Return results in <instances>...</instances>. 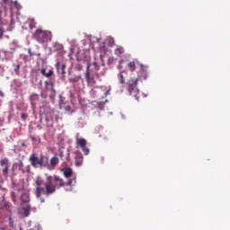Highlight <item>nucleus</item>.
I'll use <instances>...</instances> for the list:
<instances>
[{
	"instance_id": "obj_1",
	"label": "nucleus",
	"mask_w": 230,
	"mask_h": 230,
	"mask_svg": "<svg viewBox=\"0 0 230 230\" xmlns=\"http://www.w3.org/2000/svg\"><path fill=\"white\" fill-rule=\"evenodd\" d=\"M36 197L40 199L41 204H44L45 199L42 198V195H53L59 190V188H64L66 186V181L60 176H47V181H44L42 178H36Z\"/></svg>"
},
{
	"instance_id": "obj_2",
	"label": "nucleus",
	"mask_w": 230,
	"mask_h": 230,
	"mask_svg": "<svg viewBox=\"0 0 230 230\" xmlns=\"http://www.w3.org/2000/svg\"><path fill=\"white\" fill-rule=\"evenodd\" d=\"M32 39L37 40L39 44H46L48 42H51L53 39V33H51L50 31L37 29L32 33Z\"/></svg>"
},
{
	"instance_id": "obj_3",
	"label": "nucleus",
	"mask_w": 230,
	"mask_h": 230,
	"mask_svg": "<svg viewBox=\"0 0 230 230\" xmlns=\"http://www.w3.org/2000/svg\"><path fill=\"white\" fill-rule=\"evenodd\" d=\"M139 78L130 79L128 82V92L131 96H134L137 100H139V90L137 89V82Z\"/></svg>"
},
{
	"instance_id": "obj_4",
	"label": "nucleus",
	"mask_w": 230,
	"mask_h": 230,
	"mask_svg": "<svg viewBox=\"0 0 230 230\" xmlns=\"http://www.w3.org/2000/svg\"><path fill=\"white\" fill-rule=\"evenodd\" d=\"M29 161L33 168H37L38 166H46L44 164V155H40L39 157L35 153H32L30 155Z\"/></svg>"
},
{
	"instance_id": "obj_5",
	"label": "nucleus",
	"mask_w": 230,
	"mask_h": 230,
	"mask_svg": "<svg viewBox=\"0 0 230 230\" xmlns=\"http://www.w3.org/2000/svg\"><path fill=\"white\" fill-rule=\"evenodd\" d=\"M0 166L2 169V173L6 177L8 175V172L10 170V160L8 158H2L0 160Z\"/></svg>"
},
{
	"instance_id": "obj_6",
	"label": "nucleus",
	"mask_w": 230,
	"mask_h": 230,
	"mask_svg": "<svg viewBox=\"0 0 230 230\" xmlns=\"http://www.w3.org/2000/svg\"><path fill=\"white\" fill-rule=\"evenodd\" d=\"M77 146H80L84 153V155H89V149L87 147V140L84 138H77L76 139Z\"/></svg>"
},
{
	"instance_id": "obj_7",
	"label": "nucleus",
	"mask_w": 230,
	"mask_h": 230,
	"mask_svg": "<svg viewBox=\"0 0 230 230\" xmlns=\"http://www.w3.org/2000/svg\"><path fill=\"white\" fill-rule=\"evenodd\" d=\"M86 78L87 85L90 87H93V85H96V80L94 79V75H91V72L89 71V66L86 68V73L84 75Z\"/></svg>"
},
{
	"instance_id": "obj_8",
	"label": "nucleus",
	"mask_w": 230,
	"mask_h": 230,
	"mask_svg": "<svg viewBox=\"0 0 230 230\" xmlns=\"http://www.w3.org/2000/svg\"><path fill=\"white\" fill-rule=\"evenodd\" d=\"M2 6L4 12H6L8 8H10L11 15H13V13L12 12L13 2H12L11 0H2Z\"/></svg>"
},
{
	"instance_id": "obj_9",
	"label": "nucleus",
	"mask_w": 230,
	"mask_h": 230,
	"mask_svg": "<svg viewBox=\"0 0 230 230\" xmlns=\"http://www.w3.org/2000/svg\"><path fill=\"white\" fill-rule=\"evenodd\" d=\"M61 172H63V175L66 177V179H69V177L73 176V169L70 167L63 168L61 169Z\"/></svg>"
},
{
	"instance_id": "obj_10",
	"label": "nucleus",
	"mask_w": 230,
	"mask_h": 230,
	"mask_svg": "<svg viewBox=\"0 0 230 230\" xmlns=\"http://www.w3.org/2000/svg\"><path fill=\"white\" fill-rule=\"evenodd\" d=\"M56 69L59 75H66V65H60V62H57Z\"/></svg>"
},
{
	"instance_id": "obj_11",
	"label": "nucleus",
	"mask_w": 230,
	"mask_h": 230,
	"mask_svg": "<svg viewBox=\"0 0 230 230\" xmlns=\"http://www.w3.org/2000/svg\"><path fill=\"white\" fill-rule=\"evenodd\" d=\"M84 163V155L82 153H77L75 155V166H82Z\"/></svg>"
},
{
	"instance_id": "obj_12",
	"label": "nucleus",
	"mask_w": 230,
	"mask_h": 230,
	"mask_svg": "<svg viewBox=\"0 0 230 230\" xmlns=\"http://www.w3.org/2000/svg\"><path fill=\"white\" fill-rule=\"evenodd\" d=\"M60 160H58V156H53L52 158H50V164L47 166L48 168H55V166H57Z\"/></svg>"
},
{
	"instance_id": "obj_13",
	"label": "nucleus",
	"mask_w": 230,
	"mask_h": 230,
	"mask_svg": "<svg viewBox=\"0 0 230 230\" xmlns=\"http://www.w3.org/2000/svg\"><path fill=\"white\" fill-rule=\"evenodd\" d=\"M139 62H137V60L135 61H130L128 63V68L129 69V71L134 72L136 71V66H138Z\"/></svg>"
},
{
	"instance_id": "obj_14",
	"label": "nucleus",
	"mask_w": 230,
	"mask_h": 230,
	"mask_svg": "<svg viewBox=\"0 0 230 230\" xmlns=\"http://www.w3.org/2000/svg\"><path fill=\"white\" fill-rule=\"evenodd\" d=\"M21 200H22V204H28L30 202V193L23 192L21 195Z\"/></svg>"
},
{
	"instance_id": "obj_15",
	"label": "nucleus",
	"mask_w": 230,
	"mask_h": 230,
	"mask_svg": "<svg viewBox=\"0 0 230 230\" xmlns=\"http://www.w3.org/2000/svg\"><path fill=\"white\" fill-rule=\"evenodd\" d=\"M29 24L30 30H33L34 28H37V22L33 18H29L27 21Z\"/></svg>"
},
{
	"instance_id": "obj_16",
	"label": "nucleus",
	"mask_w": 230,
	"mask_h": 230,
	"mask_svg": "<svg viewBox=\"0 0 230 230\" xmlns=\"http://www.w3.org/2000/svg\"><path fill=\"white\" fill-rule=\"evenodd\" d=\"M40 73L43 76H46V78H49L50 76H53V75H54L53 70H49V72H46V68H42L40 70Z\"/></svg>"
},
{
	"instance_id": "obj_17",
	"label": "nucleus",
	"mask_w": 230,
	"mask_h": 230,
	"mask_svg": "<svg viewBox=\"0 0 230 230\" xmlns=\"http://www.w3.org/2000/svg\"><path fill=\"white\" fill-rule=\"evenodd\" d=\"M127 75V71H121L118 75L119 84H125V76Z\"/></svg>"
},
{
	"instance_id": "obj_18",
	"label": "nucleus",
	"mask_w": 230,
	"mask_h": 230,
	"mask_svg": "<svg viewBox=\"0 0 230 230\" xmlns=\"http://www.w3.org/2000/svg\"><path fill=\"white\" fill-rule=\"evenodd\" d=\"M23 210V217H30V212L31 211V206L27 204L25 207L22 208Z\"/></svg>"
},
{
	"instance_id": "obj_19",
	"label": "nucleus",
	"mask_w": 230,
	"mask_h": 230,
	"mask_svg": "<svg viewBox=\"0 0 230 230\" xmlns=\"http://www.w3.org/2000/svg\"><path fill=\"white\" fill-rule=\"evenodd\" d=\"M125 53V49L123 47H117V49H115V55L118 57H121Z\"/></svg>"
},
{
	"instance_id": "obj_20",
	"label": "nucleus",
	"mask_w": 230,
	"mask_h": 230,
	"mask_svg": "<svg viewBox=\"0 0 230 230\" xmlns=\"http://www.w3.org/2000/svg\"><path fill=\"white\" fill-rule=\"evenodd\" d=\"M45 85L48 87V85H50V87H51V91L53 92V93H55V84L51 82V81H46L45 82Z\"/></svg>"
},
{
	"instance_id": "obj_21",
	"label": "nucleus",
	"mask_w": 230,
	"mask_h": 230,
	"mask_svg": "<svg viewBox=\"0 0 230 230\" xmlns=\"http://www.w3.org/2000/svg\"><path fill=\"white\" fill-rule=\"evenodd\" d=\"M31 170V166L27 165L22 169V173H30Z\"/></svg>"
},
{
	"instance_id": "obj_22",
	"label": "nucleus",
	"mask_w": 230,
	"mask_h": 230,
	"mask_svg": "<svg viewBox=\"0 0 230 230\" xmlns=\"http://www.w3.org/2000/svg\"><path fill=\"white\" fill-rule=\"evenodd\" d=\"M116 45V43H115V41H114V40L111 38V39H110L109 40V46H110V48H112V47H114Z\"/></svg>"
},
{
	"instance_id": "obj_23",
	"label": "nucleus",
	"mask_w": 230,
	"mask_h": 230,
	"mask_svg": "<svg viewBox=\"0 0 230 230\" xmlns=\"http://www.w3.org/2000/svg\"><path fill=\"white\" fill-rule=\"evenodd\" d=\"M21 69V65H16L14 66V73L15 75H19V70Z\"/></svg>"
},
{
	"instance_id": "obj_24",
	"label": "nucleus",
	"mask_w": 230,
	"mask_h": 230,
	"mask_svg": "<svg viewBox=\"0 0 230 230\" xmlns=\"http://www.w3.org/2000/svg\"><path fill=\"white\" fill-rule=\"evenodd\" d=\"M66 186H70V188H73V180L69 179V180L66 182Z\"/></svg>"
},
{
	"instance_id": "obj_25",
	"label": "nucleus",
	"mask_w": 230,
	"mask_h": 230,
	"mask_svg": "<svg viewBox=\"0 0 230 230\" xmlns=\"http://www.w3.org/2000/svg\"><path fill=\"white\" fill-rule=\"evenodd\" d=\"M3 35H4V28L0 27V40L3 39Z\"/></svg>"
},
{
	"instance_id": "obj_26",
	"label": "nucleus",
	"mask_w": 230,
	"mask_h": 230,
	"mask_svg": "<svg viewBox=\"0 0 230 230\" xmlns=\"http://www.w3.org/2000/svg\"><path fill=\"white\" fill-rule=\"evenodd\" d=\"M18 166H19L21 172H22V169L24 168V164L22 163V160H20V163H19Z\"/></svg>"
},
{
	"instance_id": "obj_27",
	"label": "nucleus",
	"mask_w": 230,
	"mask_h": 230,
	"mask_svg": "<svg viewBox=\"0 0 230 230\" xmlns=\"http://www.w3.org/2000/svg\"><path fill=\"white\" fill-rule=\"evenodd\" d=\"M13 5H14L15 8H17V9L21 8V5L19 4V3H18L17 1H15V2L13 3Z\"/></svg>"
},
{
	"instance_id": "obj_28",
	"label": "nucleus",
	"mask_w": 230,
	"mask_h": 230,
	"mask_svg": "<svg viewBox=\"0 0 230 230\" xmlns=\"http://www.w3.org/2000/svg\"><path fill=\"white\" fill-rule=\"evenodd\" d=\"M21 118L22 119L25 120L28 118V115H26L25 113H22Z\"/></svg>"
},
{
	"instance_id": "obj_29",
	"label": "nucleus",
	"mask_w": 230,
	"mask_h": 230,
	"mask_svg": "<svg viewBox=\"0 0 230 230\" xmlns=\"http://www.w3.org/2000/svg\"><path fill=\"white\" fill-rule=\"evenodd\" d=\"M91 93H92L93 96H96V91L94 89H92Z\"/></svg>"
},
{
	"instance_id": "obj_30",
	"label": "nucleus",
	"mask_w": 230,
	"mask_h": 230,
	"mask_svg": "<svg viewBox=\"0 0 230 230\" xmlns=\"http://www.w3.org/2000/svg\"><path fill=\"white\" fill-rule=\"evenodd\" d=\"M12 199L13 200V202H15V193L12 192Z\"/></svg>"
},
{
	"instance_id": "obj_31",
	"label": "nucleus",
	"mask_w": 230,
	"mask_h": 230,
	"mask_svg": "<svg viewBox=\"0 0 230 230\" xmlns=\"http://www.w3.org/2000/svg\"><path fill=\"white\" fill-rule=\"evenodd\" d=\"M31 141H35V137H31Z\"/></svg>"
},
{
	"instance_id": "obj_32",
	"label": "nucleus",
	"mask_w": 230,
	"mask_h": 230,
	"mask_svg": "<svg viewBox=\"0 0 230 230\" xmlns=\"http://www.w3.org/2000/svg\"><path fill=\"white\" fill-rule=\"evenodd\" d=\"M140 67L142 70L145 69V66H143V65H140Z\"/></svg>"
},
{
	"instance_id": "obj_33",
	"label": "nucleus",
	"mask_w": 230,
	"mask_h": 230,
	"mask_svg": "<svg viewBox=\"0 0 230 230\" xmlns=\"http://www.w3.org/2000/svg\"><path fill=\"white\" fill-rule=\"evenodd\" d=\"M4 206H5V208H8V206H10V204L9 203H5Z\"/></svg>"
},
{
	"instance_id": "obj_34",
	"label": "nucleus",
	"mask_w": 230,
	"mask_h": 230,
	"mask_svg": "<svg viewBox=\"0 0 230 230\" xmlns=\"http://www.w3.org/2000/svg\"><path fill=\"white\" fill-rule=\"evenodd\" d=\"M22 146H26V144L25 143H22Z\"/></svg>"
},
{
	"instance_id": "obj_35",
	"label": "nucleus",
	"mask_w": 230,
	"mask_h": 230,
	"mask_svg": "<svg viewBox=\"0 0 230 230\" xmlns=\"http://www.w3.org/2000/svg\"><path fill=\"white\" fill-rule=\"evenodd\" d=\"M10 222H12V217H9Z\"/></svg>"
},
{
	"instance_id": "obj_36",
	"label": "nucleus",
	"mask_w": 230,
	"mask_h": 230,
	"mask_svg": "<svg viewBox=\"0 0 230 230\" xmlns=\"http://www.w3.org/2000/svg\"><path fill=\"white\" fill-rule=\"evenodd\" d=\"M20 230H22V229H20Z\"/></svg>"
}]
</instances>
